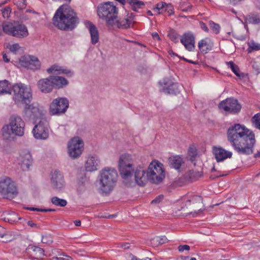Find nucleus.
<instances>
[{
  "label": "nucleus",
  "instance_id": "f257e3e1",
  "mask_svg": "<svg viewBox=\"0 0 260 260\" xmlns=\"http://www.w3.org/2000/svg\"><path fill=\"white\" fill-rule=\"evenodd\" d=\"M226 135L228 141L238 154L249 155L253 153L255 135L245 126L234 124L229 127Z\"/></svg>",
  "mask_w": 260,
  "mask_h": 260
},
{
  "label": "nucleus",
  "instance_id": "f03ea898",
  "mask_svg": "<svg viewBox=\"0 0 260 260\" xmlns=\"http://www.w3.org/2000/svg\"><path fill=\"white\" fill-rule=\"evenodd\" d=\"M52 21L58 29L70 31L77 27L80 20L77 14L71 7L62 5L56 11Z\"/></svg>",
  "mask_w": 260,
  "mask_h": 260
},
{
  "label": "nucleus",
  "instance_id": "7ed1b4c3",
  "mask_svg": "<svg viewBox=\"0 0 260 260\" xmlns=\"http://www.w3.org/2000/svg\"><path fill=\"white\" fill-rule=\"evenodd\" d=\"M118 166L120 175L122 179L123 184L124 186L133 185L134 183L128 180L131 176V172H133L135 168L133 156L128 153L120 155Z\"/></svg>",
  "mask_w": 260,
  "mask_h": 260
},
{
  "label": "nucleus",
  "instance_id": "20e7f679",
  "mask_svg": "<svg viewBox=\"0 0 260 260\" xmlns=\"http://www.w3.org/2000/svg\"><path fill=\"white\" fill-rule=\"evenodd\" d=\"M25 123L21 117L17 115H12L8 124L2 128V136L4 140H9L12 134L18 136L24 135Z\"/></svg>",
  "mask_w": 260,
  "mask_h": 260
},
{
  "label": "nucleus",
  "instance_id": "39448f33",
  "mask_svg": "<svg viewBox=\"0 0 260 260\" xmlns=\"http://www.w3.org/2000/svg\"><path fill=\"white\" fill-rule=\"evenodd\" d=\"M117 172L114 169L105 168L100 173V188L106 194L110 193L116 185Z\"/></svg>",
  "mask_w": 260,
  "mask_h": 260
},
{
  "label": "nucleus",
  "instance_id": "423d86ee",
  "mask_svg": "<svg viewBox=\"0 0 260 260\" xmlns=\"http://www.w3.org/2000/svg\"><path fill=\"white\" fill-rule=\"evenodd\" d=\"M98 14L100 18L104 19L109 26L115 25L117 18L118 9L113 2H106L101 4L98 8Z\"/></svg>",
  "mask_w": 260,
  "mask_h": 260
},
{
  "label": "nucleus",
  "instance_id": "0eeeda50",
  "mask_svg": "<svg viewBox=\"0 0 260 260\" xmlns=\"http://www.w3.org/2000/svg\"><path fill=\"white\" fill-rule=\"evenodd\" d=\"M13 92V100L16 104L24 105L30 103L32 94L29 88L21 83L15 84L12 88Z\"/></svg>",
  "mask_w": 260,
  "mask_h": 260
},
{
  "label": "nucleus",
  "instance_id": "6e6552de",
  "mask_svg": "<svg viewBox=\"0 0 260 260\" xmlns=\"http://www.w3.org/2000/svg\"><path fill=\"white\" fill-rule=\"evenodd\" d=\"M3 30L5 34L17 38H25L29 34L27 27L19 22L3 23Z\"/></svg>",
  "mask_w": 260,
  "mask_h": 260
},
{
  "label": "nucleus",
  "instance_id": "1a4fd4ad",
  "mask_svg": "<svg viewBox=\"0 0 260 260\" xmlns=\"http://www.w3.org/2000/svg\"><path fill=\"white\" fill-rule=\"evenodd\" d=\"M148 180L152 183L158 184L165 178V172L162 168V164L158 161H152L147 169Z\"/></svg>",
  "mask_w": 260,
  "mask_h": 260
},
{
  "label": "nucleus",
  "instance_id": "9d476101",
  "mask_svg": "<svg viewBox=\"0 0 260 260\" xmlns=\"http://www.w3.org/2000/svg\"><path fill=\"white\" fill-rule=\"evenodd\" d=\"M129 181H132L134 184L131 186H125L127 187H132L138 185L140 186H143L148 180L147 170L143 166L138 165L135 167L131 172V176L129 177Z\"/></svg>",
  "mask_w": 260,
  "mask_h": 260
},
{
  "label": "nucleus",
  "instance_id": "9b49d317",
  "mask_svg": "<svg viewBox=\"0 0 260 260\" xmlns=\"http://www.w3.org/2000/svg\"><path fill=\"white\" fill-rule=\"evenodd\" d=\"M0 192L4 198L12 199L17 194L18 191L15 183L10 178L0 181Z\"/></svg>",
  "mask_w": 260,
  "mask_h": 260
},
{
  "label": "nucleus",
  "instance_id": "f8f14e48",
  "mask_svg": "<svg viewBox=\"0 0 260 260\" xmlns=\"http://www.w3.org/2000/svg\"><path fill=\"white\" fill-rule=\"evenodd\" d=\"M69 106V102L67 98L58 97L50 104V112L53 115H60L66 113Z\"/></svg>",
  "mask_w": 260,
  "mask_h": 260
},
{
  "label": "nucleus",
  "instance_id": "ddd939ff",
  "mask_svg": "<svg viewBox=\"0 0 260 260\" xmlns=\"http://www.w3.org/2000/svg\"><path fill=\"white\" fill-rule=\"evenodd\" d=\"M218 108L225 112L237 114L240 112L241 106L236 99L227 98L219 104Z\"/></svg>",
  "mask_w": 260,
  "mask_h": 260
},
{
  "label": "nucleus",
  "instance_id": "4468645a",
  "mask_svg": "<svg viewBox=\"0 0 260 260\" xmlns=\"http://www.w3.org/2000/svg\"><path fill=\"white\" fill-rule=\"evenodd\" d=\"M68 148L70 156L73 159L77 158L82 152L83 142L79 137L74 138L68 143Z\"/></svg>",
  "mask_w": 260,
  "mask_h": 260
},
{
  "label": "nucleus",
  "instance_id": "2eb2a0df",
  "mask_svg": "<svg viewBox=\"0 0 260 260\" xmlns=\"http://www.w3.org/2000/svg\"><path fill=\"white\" fill-rule=\"evenodd\" d=\"M48 122L45 118H41L38 123L33 128L32 132L34 137L38 139L45 140L49 136Z\"/></svg>",
  "mask_w": 260,
  "mask_h": 260
},
{
  "label": "nucleus",
  "instance_id": "dca6fc26",
  "mask_svg": "<svg viewBox=\"0 0 260 260\" xmlns=\"http://www.w3.org/2000/svg\"><path fill=\"white\" fill-rule=\"evenodd\" d=\"M51 184L57 191H61L64 187L63 176L59 171L55 170L51 172Z\"/></svg>",
  "mask_w": 260,
  "mask_h": 260
},
{
  "label": "nucleus",
  "instance_id": "f3484780",
  "mask_svg": "<svg viewBox=\"0 0 260 260\" xmlns=\"http://www.w3.org/2000/svg\"><path fill=\"white\" fill-rule=\"evenodd\" d=\"M180 42L185 49L189 51H192L195 48V36L190 31L185 32L181 37Z\"/></svg>",
  "mask_w": 260,
  "mask_h": 260
},
{
  "label": "nucleus",
  "instance_id": "a211bd4d",
  "mask_svg": "<svg viewBox=\"0 0 260 260\" xmlns=\"http://www.w3.org/2000/svg\"><path fill=\"white\" fill-rule=\"evenodd\" d=\"M21 64L32 70L40 68L41 63L38 58L34 56H23L19 59Z\"/></svg>",
  "mask_w": 260,
  "mask_h": 260
},
{
  "label": "nucleus",
  "instance_id": "6ab92c4d",
  "mask_svg": "<svg viewBox=\"0 0 260 260\" xmlns=\"http://www.w3.org/2000/svg\"><path fill=\"white\" fill-rule=\"evenodd\" d=\"M159 83L164 86L162 90L164 92L169 94H176L179 92L178 84L173 82L168 78H164L161 81L159 82Z\"/></svg>",
  "mask_w": 260,
  "mask_h": 260
},
{
  "label": "nucleus",
  "instance_id": "aec40b11",
  "mask_svg": "<svg viewBox=\"0 0 260 260\" xmlns=\"http://www.w3.org/2000/svg\"><path fill=\"white\" fill-rule=\"evenodd\" d=\"M37 85L39 90L44 93H50L53 90L51 76L40 79Z\"/></svg>",
  "mask_w": 260,
  "mask_h": 260
},
{
  "label": "nucleus",
  "instance_id": "412c9836",
  "mask_svg": "<svg viewBox=\"0 0 260 260\" xmlns=\"http://www.w3.org/2000/svg\"><path fill=\"white\" fill-rule=\"evenodd\" d=\"M213 153L217 162L222 161L226 158H231L233 155L232 152L227 151L220 147H213Z\"/></svg>",
  "mask_w": 260,
  "mask_h": 260
},
{
  "label": "nucleus",
  "instance_id": "4be33fe9",
  "mask_svg": "<svg viewBox=\"0 0 260 260\" xmlns=\"http://www.w3.org/2000/svg\"><path fill=\"white\" fill-rule=\"evenodd\" d=\"M32 158L29 152H23L20 155L19 165L22 171H28L32 164Z\"/></svg>",
  "mask_w": 260,
  "mask_h": 260
},
{
  "label": "nucleus",
  "instance_id": "5701e85b",
  "mask_svg": "<svg viewBox=\"0 0 260 260\" xmlns=\"http://www.w3.org/2000/svg\"><path fill=\"white\" fill-rule=\"evenodd\" d=\"M24 110L26 113H30L29 116L33 119L35 120V122L37 123V120H40L42 118V113L39 109L33 104H24Z\"/></svg>",
  "mask_w": 260,
  "mask_h": 260
},
{
  "label": "nucleus",
  "instance_id": "b1692460",
  "mask_svg": "<svg viewBox=\"0 0 260 260\" xmlns=\"http://www.w3.org/2000/svg\"><path fill=\"white\" fill-rule=\"evenodd\" d=\"M51 79L53 89H59L63 88L69 83L68 80L62 76L51 75Z\"/></svg>",
  "mask_w": 260,
  "mask_h": 260
},
{
  "label": "nucleus",
  "instance_id": "393cba45",
  "mask_svg": "<svg viewBox=\"0 0 260 260\" xmlns=\"http://www.w3.org/2000/svg\"><path fill=\"white\" fill-rule=\"evenodd\" d=\"M85 25L90 32L91 43L92 44L95 45L99 40V31L96 26L90 21H87Z\"/></svg>",
  "mask_w": 260,
  "mask_h": 260
},
{
  "label": "nucleus",
  "instance_id": "a878e982",
  "mask_svg": "<svg viewBox=\"0 0 260 260\" xmlns=\"http://www.w3.org/2000/svg\"><path fill=\"white\" fill-rule=\"evenodd\" d=\"M47 72L48 74H54L57 75L64 74L70 76H72L73 75V72L71 70L63 69L62 67L57 64H53L47 70Z\"/></svg>",
  "mask_w": 260,
  "mask_h": 260
},
{
  "label": "nucleus",
  "instance_id": "bb28decb",
  "mask_svg": "<svg viewBox=\"0 0 260 260\" xmlns=\"http://www.w3.org/2000/svg\"><path fill=\"white\" fill-rule=\"evenodd\" d=\"M213 46V43L208 38L202 39L198 43L199 49L203 53H207L211 50Z\"/></svg>",
  "mask_w": 260,
  "mask_h": 260
},
{
  "label": "nucleus",
  "instance_id": "cd10ccee",
  "mask_svg": "<svg viewBox=\"0 0 260 260\" xmlns=\"http://www.w3.org/2000/svg\"><path fill=\"white\" fill-rule=\"evenodd\" d=\"M100 160L96 156H90L86 161L85 169L87 171L92 172L98 169Z\"/></svg>",
  "mask_w": 260,
  "mask_h": 260
},
{
  "label": "nucleus",
  "instance_id": "c85d7f7f",
  "mask_svg": "<svg viewBox=\"0 0 260 260\" xmlns=\"http://www.w3.org/2000/svg\"><path fill=\"white\" fill-rule=\"evenodd\" d=\"M30 256L32 259H40L44 255L43 249L35 246H30L27 249Z\"/></svg>",
  "mask_w": 260,
  "mask_h": 260
},
{
  "label": "nucleus",
  "instance_id": "c756f323",
  "mask_svg": "<svg viewBox=\"0 0 260 260\" xmlns=\"http://www.w3.org/2000/svg\"><path fill=\"white\" fill-rule=\"evenodd\" d=\"M169 166L177 170H179L184 163L182 158L179 155L172 156L168 159Z\"/></svg>",
  "mask_w": 260,
  "mask_h": 260
},
{
  "label": "nucleus",
  "instance_id": "7c9ffc66",
  "mask_svg": "<svg viewBox=\"0 0 260 260\" xmlns=\"http://www.w3.org/2000/svg\"><path fill=\"white\" fill-rule=\"evenodd\" d=\"M244 23L245 28H247V23L252 24L254 25L260 23V15L254 13H251L244 16Z\"/></svg>",
  "mask_w": 260,
  "mask_h": 260
},
{
  "label": "nucleus",
  "instance_id": "2f4dec72",
  "mask_svg": "<svg viewBox=\"0 0 260 260\" xmlns=\"http://www.w3.org/2000/svg\"><path fill=\"white\" fill-rule=\"evenodd\" d=\"M11 93V86L7 80L0 81V95Z\"/></svg>",
  "mask_w": 260,
  "mask_h": 260
},
{
  "label": "nucleus",
  "instance_id": "473e14b6",
  "mask_svg": "<svg viewBox=\"0 0 260 260\" xmlns=\"http://www.w3.org/2000/svg\"><path fill=\"white\" fill-rule=\"evenodd\" d=\"M202 175V173L199 171L189 170L188 172L185 173L184 177L188 181L193 182L198 179Z\"/></svg>",
  "mask_w": 260,
  "mask_h": 260
},
{
  "label": "nucleus",
  "instance_id": "72a5a7b5",
  "mask_svg": "<svg viewBox=\"0 0 260 260\" xmlns=\"http://www.w3.org/2000/svg\"><path fill=\"white\" fill-rule=\"evenodd\" d=\"M115 24L119 28L126 29L130 27L131 24V20L128 18H125L123 19H119L115 20Z\"/></svg>",
  "mask_w": 260,
  "mask_h": 260
},
{
  "label": "nucleus",
  "instance_id": "f704fd0d",
  "mask_svg": "<svg viewBox=\"0 0 260 260\" xmlns=\"http://www.w3.org/2000/svg\"><path fill=\"white\" fill-rule=\"evenodd\" d=\"M129 5L131 6L132 9L135 12H138L139 9H142L145 6L143 2L138 0H126Z\"/></svg>",
  "mask_w": 260,
  "mask_h": 260
},
{
  "label": "nucleus",
  "instance_id": "c9c22d12",
  "mask_svg": "<svg viewBox=\"0 0 260 260\" xmlns=\"http://www.w3.org/2000/svg\"><path fill=\"white\" fill-rule=\"evenodd\" d=\"M227 64L229 67L230 68L232 71L237 76L240 78H243L244 77V74L240 72L238 66L236 65L234 62L231 61L227 62Z\"/></svg>",
  "mask_w": 260,
  "mask_h": 260
},
{
  "label": "nucleus",
  "instance_id": "e433bc0d",
  "mask_svg": "<svg viewBox=\"0 0 260 260\" xmlns=\"http://www.w3.org/2000/svg\"><path fill=\"white\" fill-rule=\"evenodd\" d=\"M52 203L59 207H64L67 204V201L66 200L60 199L57 197H53L51 199Z\"/></svg>",
  "mask_w": 260,
  "mask_h": 260
},
{
  "label": "nucleus",
  "instance_id": "4c0bfd02",
  "mask_svg": "<svg viewBox=\"0 0 260 260\" xmlns=\"http://www.w3.org/2000/svg\"><path fill=\"white\" fill-rule=\"evenodd\" d=\"M169 241L167 238L164 236L161 237H155L151 240L152 243L156 245H161Z\"/></svg>",
  "mask_w": 260,
  "mask_h": 260
},
{
  "label": "nucleus",
  "instance_id": "58836bf2",
  "mask_svg": "<svg viewBox=\"0 0 260 260\" xmlns=\"http://www.w3.org/2000/svg\"><path fill=\"white\" fill-rule=\"evenodd\" d=\"M168 37L171 40V41L175 43L178 42L179 35L173 29L170 28L169 29Z\"/></svg>",
  "mask_w": 260,
  "mask_h": 260
},
{
  "label": "nucleus",
  "instance_id": "ea45409f",
  "mask_svg": "<svg viewBox=\"0 0 260 260\" xmlns=\"http://www.w3.org/2000/svg\"><path fill=\"white\" fill-rule=\"evenodd\" d=\"M249 47L247 49L248 52L250 53L253 51H257L260 50V44L254 42V41H251L249 44Z\"/></svg>",
  "mask_w": 260,
  "mask_h": 260
},
{
  "label": "nucleus",
  "instance_id": "a19ab883",
  "mask_svg": "<svg viewBox=\"0 0 260 260\" xmlns=\"http://www.w3.org/2000/svg\"><path fill=\"white\" fill-rule=\"evenodd\" d=\"M202 198L201 196H194L193 197H192L189 200H188L186 202V205H189V204L190 203H192V204H195V203H199V204H201L202 203Z\"/></svg>",
  "mask_w": 260,
  "mask_h": 260
},
{
  "label": "nucleus",
  "instance_id": "79ce46f5",
  "mask_svg": "<svg viewBox=\"0 0 260 260\" xmlns=\"http://www.w3.org/2000/svg\"><path fill=\"white\" fill-rule=\"evenodd\" d=\"M251 120L254 126L260 129V113L254 115Z\"/></svg>",
  "mask_w": 260,
  "mask_h": 260
},
{
  "label": "nucleus",
  "instance_id": "37998d69",
  "mask_svg": "<svg viewBox=\"0 0 260 260\" xmlns=\"http://www.w3.org/2000/svg\"><path fill=\"white\" fill-rule=\"evenodd\" d=\"M210 25L212 29L217 34L219 32L220 27L218 24L215 23L213 21H210Z\"/></svg>",
  "mask_w": 260,
  "mask_h": 260
},
{
  "label": "nucleus",
  "instance_id": "c03bdc74",
  "mask_svg": "<svg viewBox=\"0 0 260 260\" xmlns=\"http://www.w3.org/2000/svg\"><path fill=\"white\" fill-rule=\"evenodd\" d=\"M53 240L50 235L43 236L42 238V242L44 244H50L52 243Z\"/></svg>",
  "mask_w": 260,
  "mask_h": 260
},
{
  "label": "nucleus",
  "instance_id": "a18cd8bd",
  "mask_svg": "<svg viewBox=\"0 0 260 260\" xmlns=\"http://www.w3.org/2000/svg\"><path fill=\"white\" fill-rule=\"evenodd\" d=\"M26 0H14V4L17 5L20 9L24 8L26 4H25Z\"/></svg>",
  "mask_w": 260,
  "mask_h": 260
},
{
  "label": "nucleus",
  "instance_id": "49530a36",
  "mask_svg": "<svg viewBox=\"0 0 260 260\" xmlns=\"http://www.w3.org/2000/svg\"><path fill=\"white\" fill-rule=\"evenodd\" d=\"M2 14L4 18H8L11 12L10 8H5L1 10Z\"/></svg>",
  "mask_w": 260,
  "mask_h": 260
},
{
  "label": "nucleus",
  "instance_id": "de8ad7c7",
  "mask_svg": "<svg viewBox=\"0 0 260 260\" xmlns=\"http://www.w3.org/2000/svg\"><path fill=\"white\" fill-rule=\"evenodd\" d=\"M164 199V196L162 194L157 196L154 200L151 201L152 204H157L160 203Z\"/></svg>",
  "mask_w": 260,
  "mask_h": 260
},
{
  "label": "nucleus",
  "instance_id": "09e8293b",
  "mask_svg": "<svg viewBox=\"0 0 260 260\" xmlns=\"http://www.w3.org/2000/svg\"><path fill=\"white\" fill-rule=\"evenodd\" d=\"M20 48L19 45L18 43L13 44L10 46V50L11 52L16 53V51Z\"/></svg>",
  "mask_w": 260,
  "mask_h": 260
},
{
  "label": "nucleus",
  "instance_id": "8fccbe9b",
  "mask_svg": "<svg viewBox=\"0 0 260 260\" xmlns=\"http://www.w3.org/2000/svg\"><path fill=\"white\" fill-rule=\"evenodd\" d=\"M178 249L180 252H183L184 250H189L190 247L187 245H180L178 246Z\"/></svg>",
  "mask_w": 260,
  "mask_h": 260
},
{
  "label": "nucleus",
  "instance_id": "3c124183",
  "mask_svg": "<svg viewBox=\"0 0 260 260\" xmlns=\"http://www.w3.org/2000/svg\"><path fill=\"white\" fill-rule=\"evenodd\" d=\"M72 258L69 256L66 255V257L54 256L52 260H72Z\"/></svg>",
  "mask_w": 260,
  "mask_h": 260
},
{
  "label": "nucleus",
  "instance_id": "603ef678",
  "mask_svg": "<svg viewBox=\"0 0 260 260\" xmlns=\"http://www.w3.org/2000/svg\"><path fill=\"white\" fill-rule=\"evenodd\" d=\"M189 155H197V151L196 148L193 147H190L188 150Z\"/></svg>",
  "mask_w": 260,
  "mask_h": 260
},
{
  "label": "nucleus",
  "instance_id": "864d4df0",
  "mask_svg": "<svg viewBox=\"0 0 260 260\" xmlns=\"http://www.w3.org/2000/svg\"><path fill=\"white\" fill-rule=\"evenodd\" d=\"M165 7H166V10H168V12H170V14L174 13L173 6L171 4H167V5H166Z\"/></svg>",
  "mask_w": 260,
  "mask_h": 260
},
{
  "label": "nucleus",
  "instance_id": "5fc2aeb1",
  "mask_svg": "<svg viewBox=\"0 0 260 260\" xmlns=\"http://www.w3.org/2000/svg\"><path fill=\"white\" fill-rule=\"evenodd\" d=\"M200 27L203 30H204L206 32H208L209 29H208L207 26L206 25V24L204 22H203L202 21H200Z\"/></svg>",
  "mask_w": 260,
  "mask_h": 260
},
{
  "label": "nucleus",
  "instance_id": "6e6d98bb",
  "mask_svg": "<svg viewBox=\"0 0 260 260\" xmlns=\"http://www.w3.org/2000/svg\"><path fill=\"white\" fill-rule=\"evenodd\" d=\"M167 5V4L165 2H161V3H158L157 4V7L156 8L158 9V10H160V9H163L165 7V6Z\"/></svg>",
  "mask_w": 260,
  "mask_h": 260
},
{
  "label": "nucleus",
  "instance_id": "4d7b16f0",
  "mask_svg": "<svg viewBox=\"0 0 260 260\" xmlns=\"http://www.w3.org/2000/svg\"><path fill=\"white\" fill-rule=\"evenodd\" d=\"M27 209L30 211H38V212H42L43 209L38 208H34V207H28L27 208Z\"/></svg>",
  "mask_w": 260,
  "mask_h": 260
},
{
  "label": "nucleus",
  "instance_id": "13d9d810",
  "mask_svg": "<svg viewBox=\"0 0 260 260\" xmlns=\"http://www.w3.org/2000/svg\"><path fill=\"white\" fill-rule=\"evenodd\" d=\"M5 232L6 231L5 229L3 226H0V237H4L6 235Z\"/></svg>",
  "mask_w": 260,
  "mask_h": 260
},
{
  "label": "nucleus",
  "instance_id": "bf43d9fd",
  "mask_svg": "<svg viewBox=\"0 0 260 260\" xmlns=\"http://www.w3.org/2000/svg\"><path fill=\"white\" fill-rule=\"evenodd\" d=\"M152 37L154 40H159L160 37L157 32H154L152 34Z\"/></svg>",
  "mask_w": 260,
  "mask_h": 260
},
{
  "label": "nucleus",
  "instance_id": "052dcab7",
  "mask_svg": "<svg viewBox=\"0 0 260 260\" xmlns=\"http://www.w3.org/2000/svg\"><path fill=\"white\" fill-rule=\"evenodd\" d=\"M120 246L122 248H123L124 249H127L129 248V247L128 243H125V244H121Z\"/></svg>",
  "mask_w": 260,
  "mask_h": 260
},
{
  "label": "nucleus",
  "instance_id": "680f3d73",
  "mask_svg": "<svg viewBox=\"0 0 260 260\" xmlns=\"http://www.w3.org/2000/svg\"><path fill=\"white\" fill-rule=\"evenodd\" d=\"M190 156L189 160L192 162L195 161L197 155H189Z\"/></svg>",
  "mask_w": 260,
  "mask_h": 260
},
{
  "label": "nucleus",
  "instance_id": "e2e57ef3",
  "mask_svg": "<svg viewBox=\"0 0 260 260\" xmlns=\"http://www.w3.org/2000/svg\"><path fill=\"white\" fill-rule=\"evenodd\" d=\"M231 4L233 5H235L238 3L241 2L242 0H229Z\"/></svg>",
  "mask_w": 260,
  "mask_h": 260
},
{
  "label": "nucleus",
  "instance_id": "0e129e2a",
  "mask_svg": "<svg viewBox=\"0 0 260 260\" xmlns=\"http://www.w3.org/2000/svg\"><path fill=\"white\" fill-rule=\"evenodd\" d=\"M3 59L5 62H9L10 61V59H8L7 55L6 54H3Z\"/></svg>",
  "mask_w": 260,
  "mask_h": 260
},
{
  "label": "nucleus",
  "instance_id": "69168bd1",
  "mask_svg": "<svg viewBox=\"0 0 260 260\" xmlns=\"http://www.w3.org/2000/svg\"><path fill=\"white\" fill-rule=\"evenodd\" d=\"M134 16L135 15L133 13L128 14L126 18H128L132 21L134 19Z\"/></svg>",
  "mask_w": 260,
  "mask_h": 260
},
{
  "label": "nucleus",
  "instance_id": "338daca9",
  "mask_svg": "<svg viewBox=\"0 0 260 260\" xmlns=\"http://www.w3.org/2000/svg\"><path fill=\"white\" fill-rule=\"evenodd\" d=\"M132 260H151V258L149 257H145L144 258L139 259L137 258L136 257H133Z\"/></svg>",
  "mask_w": 260,
  "mask_h": 260
},
{
  "label": "nucleus",
  "instance_id": "774afa93",
  "mask_svg": "<svg viewBox=\"0 0 260 260\" xmlns=\"http://www.w3.org/2000/svg\"><path fill=\"white\" fill-rule=\"evenodd\" d=\"M55 209H43L42 212H53L55 211Z\"/></svg>",
  "mask_w": 260,
  "mask_h": 260
}]
</instances>
